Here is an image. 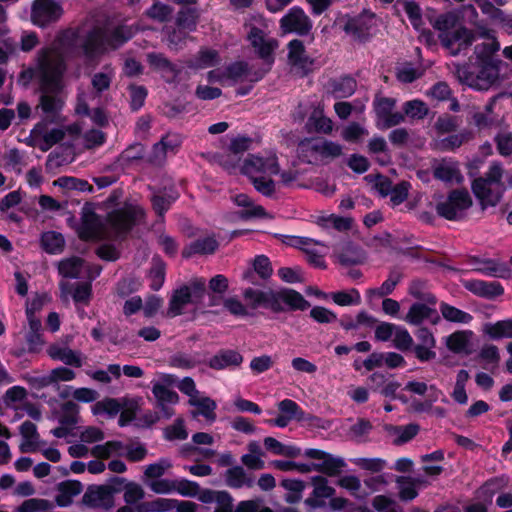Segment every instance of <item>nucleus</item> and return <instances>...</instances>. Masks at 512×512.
Returning <instances> with one entry per match:
<instances>
[{
  "label": "nucleus",
  "instance_id": "obj_54",
  "mask_svg": "<svg viewBox=\"0 0 512 512\" xmlns=\"http://www.w3.org/2000/svg\"><path fill=\"white\" fill-rule=\"evenodd\" d=\"M440 311L442 316L450 322L468 324L472 320V316L469 313L446 303H441Z\"/></svg>",
  "mask_w": 512,
  "mask_h": 512
},
{
  "label": "nucleus",
  "instance_id": "obj_25",
  "mask_svg": "<svg viewBox=\"0 0 512 512\" xmlns=\"http://www.w3.org/2000/svg\"><path fill=\"white\" fill-rule=\"evenodd\" d=\"M288 62L291 66L301 70H307L313 61L306 53L304 44L298 39L291 40L288 45Z\"/></svg>",
  "mask_w": 512,
  "mask_h": 512
},
{
  "label": "nucleus",
  "instance_id": "obj_10",
  "mask_svg": "<svg viewBox=\"0 0 512 512\" xmlns=\"http://www.w3.org/2000/svg\"><path fill=\"white\" fill-rule=\"evenodd\" d=\"M35 125L37 127L38 138L40 141V150L43 152L48 151L54 145L63 140L66 133H69L72 136H77L82 130L81 126L77 123L61 128L50 127L46 120H42Z\"/></svg>",
  "mask_w": 512,
  "mask_h": 512
},
{
  "label": "nucleus",
  "instance_id": "obj_37",
  "mask_svg": "<svg viewBox=\"0 0 512 512\" xmlns=\"http://www.w3.org/2000/svg\"><path fill=\"white\" fill-rule=\"evenodd\" d=\"M149 64L159 71L166 81L176 79L178 70L162 54L150 53L147 56Z\"/></svg>",
  "mask_w": 512,
  "mask_h": 512
},
{
  "label": "nucleus",
  "instance_id": "obj_53",
  "mask_svg": "<svg viewBox=\"0 0 512 512\" xmlns=\"http://www.w3.org/2000/svg\"><path fill=\"white\" fill-rule=\"evenodd\" d=\"M281 485L288 491L287 495L285 496L286 502L296 503L300 501L302 498V493L305 489V484L303 481L298 479H284L281 482Z\"/></svg>",
  "mask_w": 512,
  "mask_h": 512
},
{
  "label": "nucleus",
  "instance_id": "obj_7",
  "mask_svg": "<svg viewBox=\"0 0 512 512\" xmlns=\"http://www.w3.org/2000/svg\"><path fill=\"white\" fill-rule=\"evenodd\" d=\"M248 41L256 54L269 66L274 63V52L279 47L277 39L270 36L269 23L262 17L255 19L247 34Z\"/></svg>",
  "mask_w": 512,
  "mask_h": 512
},
{
  "label": "nucleus",
  "instance_id": "obj_23",
  "mask_svg": "<svg viewBox=\"0 0 512 512\" xmlns=\"http://www.w3.org/2000/svg\"><path fill=\"white\" fill-rule=\"evenodd\" d=\"M275 300L279 306V312L283 311L285 306L292 310H305L310 306L299 292L292 289L275 291Z\"/></svg>",
  "mask_w": 512,
  "mask_h": 512
},
{
  "label": "nucleus",
  "instance_id": "obj_19",
  "mask_svg": "<svg viewBox=\"0 0 512 512\" xmlns=\"http://www.w3.org/2000/svg\"><path fill=\"white\" fill-rule=\"evenodd\" d=\"M58 271L65 278H79L84 275H87L88 278H94L100 273L99 269L91 272L90 267L78 257H70L60 261Z\"/></svg>",
  "mask_w": 512,
  "mask_h": 512
},
{
  "label": "nucleus",
  "instance_id": "obj_31",
  "mask_svg": "<svg viewBox=\"0 0 512 512\" xmlns=\"http://www.w3.org/2000/svg\"><path fill=\"white\" fill-rule=\"evenodd\" d=\"M193 297V292L188 287L177 289L172 295L168 308V315L171 317L178 316L183 313L185 307L190 303H197Z\"/></svg>",
  "mask_w": 512,
  "mask_h": 512
},
{
  "label": "nucleus",
  "instance_id": "obj_36",
  "mask_svg": "<svg viewBox=\"0 0 512 512\" xmlns=\"http://www.w3.org/2000/svg\"><path fill=\"white\" fill-rule=\"evenodd\" d=\"M346 466L345 461L341 457H335L326 453L318 463H314V471L321 472L328 476H337Z\"/></svg>",
  "mask_w": 512,
  "mask_h": 512
},
{
  "label": "nucleus",
  "instance_id": "obj_13",
  "mask_svg": "<svg viewBox=\"0 0 512 512\" xmlns=\"http://www.w3.org/2000/svg\"><path fill=\"white\" fill-rule=\"evenodd\" d=\"M395 105L396 100L393 98L380 97L375 99L374 110L378 128H390L404 121V115L402 113L393 112Z\"/></svg>",
  "mask_w": 512,
  "mask_h": 512
},
{
  "label": "nucleus",
  "instance_id": "obj_5",
  "mask_svg": "<svg viewBox=\"0 0 512 512\" xmlns=\"http://www.w3.org/2000/svg\"><path fill=\"white\" fill-rule=\"evenodd\" d=\"M431 24L438 32L441 44L451 55L459 54L475 40L472 31L460 24L459 17L454 12L437 16Z\"/></svg>",
  "mask_w": 512,
  "mask_h": 512
},
{
  "label": "nucleus",
  "instance_id": "obj_48",
  "mask_svg": "<svg viewBox=\"0 0 512 512\" xmlns=\"http://www.w3.org/2000/svg\"><path fill=\"white\" fill-rule=\"evenodd\" d=\"M422 483L423 482L419 479L399 477L397 479V485L400 498L405 501L414 499L418 495L417 488Z\"/></svg>",
  "mask_w": 512,
  "mask_h": 512
},
{
  "label": "nucleus",
  "instance_id": "obj_51",
  "mask_svg": "<svg viewBox=\"0 0 512 512\" xmlns=\"http://www.w3.org/2000/svg\"><path fill=\"white\" fill-rule=\"evenodd\" d=\"M471 336L472 332L470 331L455 332L447 337L446 345L448 349H450L453 352H466L468 350Z\"/></svg>",
  "mask_w": 512,
  "mask_h": 512
},
{
  "label": "nucleus",
  "instance_id": "obj_16",
  "mask_svg": "<svg viewBox=\"0 0 512 512\" xmlns=\"http://www.w3.org/2000/svg\"><path fill=\"white\" fill-rule=\"evenodd\" d=\"M243 297L247 304L253 309L263 307L271 309L274 312H279V306L275 300L274 290L247 288L243 292Z\"/></svg>",
  "mask_w": 512,
  "mask_h": 512
},
{
  "label": "nucleus",
  "instance_id": "obj_2",
  "mask_svg": "<svg viewBox=\"0 0 512 512\" xmlns=\"http://www.w3.org/2000/svg\"><path fill=\"white\" fill-rule=\"evenodd\" d=\"M143 217L144 210L141 206L126 204L109 215L108 225L111 231L107 232L94 213H85L78 228V234L80 238L85 240H99L112 235L120 236L129 231L132 225Z\"/></svg>",
  "mask_w": 512,
  "mask_h": 512
},
{
  "label": "nucleus",
  "instance_id": "obj_1",
  "mask_svg": "<svg viewBox=\"0 0 512 512\" xmlns=\"http://www.w3.org/2000/svg\"><path fill=\"white\" fill-rule=\"evenodd\" d=\"M132 36L133 30L128 26L110 30L96 25L82 36L67 31L52 48L43 49L38 55L35 71L42 92L39 104L42 111L45 114L56 115L62 109L64 100L59 93L63 88L64 57L75 53L76 46H79V53L87 62L97 63L103 54L118 48Z\"/></svg>",
  "mask_w": 512,
  "mask_h": 512
},
{
  "label": "nucleus",
  "instance_id": "obj_55",
  "mask_svg": "<svg viewBox=\"0 0 512 512\" xmlns=\"http://www.w3.org/2000/svg\"><path fill=\"white\" fill-rule=\"evenodd\" d=\"M403 112L404 117L420 120L428 115L429 109L423 101L414 99L403 104Z\"/></svg>",
  "mask_w": 512,
  "mask_h": 512
},
{
  "label": "nucleus",
  "instance_id": "obj_39",
  "mask_svg": "<svg viewBox=\"0 0 512 512\" xmlns=\"http://www.w3.org/2000/svg\"><path fill=\"white\" fill-rule=\"evenodd\" d=\"M356 80L352 77H341L330 83V92L335 98H347L356 91Z\"/></svg>",
  "mask_w": 512,
  "mask_h": 512
},
{
  "label": "nucleus",
  "instance_id": "obj_15",
  "mask_svg": "<svg viewBox=\"0 0 512 512\" xmlns=\"http://www.w3.org/2000/svg\"><path fill=\"white\" fill-rule=\"evenodd\" d=\"M292 245L304 251L308 256V261L314 266L319 268L325 267L323 256L326 251V246L323 243L308 237H295L292 240Z\"/></svg>",
  "mask_w": 512,
  "mask_h": 512
},
{
  "label": "nucleus",
  "instance_id": "obj_34",
  "mask_svg": "<svg viewBox=\"0 0 512 512\" xmlns=\"http://www.w3.org/2000/svg\"><path fill=\"white\" fill-rule=\"evenodd\" d=\"M243 361L242 355L234 350H223L210 359V367L214 369H226L239 366Z\"/></svg>",
  "mask_w": 512,
  "mask_h": 512
},
{
  "label": "nucleus",
  "instance_id": "obj_50",
  "mask_svg": "<svg viewBox=\"0 0 512 512\" xmlns=\"http://www.w3.org/2000/svg\"><path fill=\"white\" fill-rule=\"evenodd\" d=\"M388 431L394 437L395 444H403L413 439L419 432V426L408 424L405 426H390Z\"/></svg>",
  "mask_w": 512,
  "mask_h": 512
},
{
  "label": "nucleus",
  "instance_id": "obj_64",
  "mask_svg": "<svg viewBox=\"0 0 512 512\" xmlns=\"http://www.w3.org/2000/svg\"><path fill=\"white\" fill-rule=\"evenodd\" d=\"M394 346L399 350H409L413 345V338L408 330L401 326H396L392 338Z\"/></svg>",
  "mask_w": 512,
  "mask_h": 512
},
{
  "label": "nucleus",
  "instance_id": "obj_62",
  "mask_svg": "<svg viewBox=\"0 0 512 512\" xmlns=\"http://www.w3.org/2000/svg\"><path fill=\"white\" fill-rule=\"evenodd\" d=\"M199 492V485L187 479H174L173 493L183 497H196Z\"/></svg>",
  "mask_w": 512,
  "mask_h": 512
},
{
  "label": "nucleus",
  "instance_id": "obj_38",
  "mask_svg": "<svg viewBox=\"0 0 512 512\" xmlns=\"http://www.w3.org/2000/svg\"><path fill=\"white\" fill-rule=\"evenodd\" d=\"M217 247L218 243L213 237H205L191 242L185 247L182 254L184 257H190L195 254H211Z\"/></svg>",
  "mask_w": 512,
  "mask_h": 512
},
{
  "label": "nucleus",
  "instance_id": "obj_3",
  "mask_svg": "<svg viewBox=\"0 0 512 512\" xmlns=\"http://www.w3.org/2000/svg\"><path fill=\"white\" fill-rule=\"evenodd\" d=\"M500 49L495 36L487 34L483 43L476 45L475 54L480 62V70L477 75H468L463 81L476 90H487L496 84L501 78V72L507 68L506 63L492 56Z\"/></svg>",
  "mask_w": 512,
  "mask_h": 512
},
{
  "label": "nucleus",
  "instance_id": "obj_21",
  "mask_svg": "<svg viewBox=\"0 0 512 512\" xmlns=\"http://www.w3.org/2000/svg\"><path fill=\"white\" fill-rule=\"evenodd\" d=\"M404 320L411 325H420L426 320L437 324L440 321V316L435 308L424 303H415L410 307Z\"/></svg>",
  "mask_w": 512,
  "mask_h": 512
},
{
  "label": "nucleus",
  "instance_id": "obj_27",
  "mask_svg": "<svg viewBox=\"0 0 512 512\" xmlns=\"http://www.w3.org/2000/svg\"><path fill=\"white\" fill-rule=\"evenodd\" d=\"M83 502L94 508H108L112 505V493L108 487H91L83 496Z\"/></svg>",
  "mask_w": 512,
  "mask_h": 512
},
{
  "label": "nucleus",
  "instance_id": "obj_28",
  "mask_svg": "<svg viewBox=\"0 0 512 512\" xmlns=\"http://www.w3.org/2000/svg\"><path fill=\"white\" fill-rule=\"evenodd\" d=\"M179 145H180V141H179L178 136H176V135L168 134V135L162 137L160 142L156 143L153 146L150 160L156 164L162 163L168 154L175 153V149Z\"/></svg>",
  "mask_w": 512,
  "mask_h": 512
},
{
  "label": "nucleus",
  "instance_id": "obj_18",
  "mask_svg": "<svg viewBox=\"0 0 512 512\" xmlns=\"http://www.w3.org/2000/svg\"><path fill=\"white\" fill-rule=\"evenodd\" d=\"M188 404L194 408L191 411L193 418L203 417L210 424L216 421L217 403L204 393L188 399Z\"/></svg>",
  "mask_w": 512,
  "mask_h": 512
},
{
  "label": "nucleus",
  "instance_id": "obj_9",
  "mask_svg": "<svg viewBox=\"0 0 512 512\" xmlns=\"http://www.w3.org/2000/svg\"><path fill=\"white\" fill-rule=\"evenodd\" d=\"M174 381L172 375L160 374L159 379L152 382V393L157 400V407L160 409L161 416L166 419L174 415V410L170 406L179 402L178 394L170 389Z\"/></svg>",
  "mask_w": 512,
  "mask_h": 512
},
{
  "label": "nucleus",
  "instance_id": "obj_24",
  "mask_svg": "<svg viewBox=\"0 0 512 512\" xmlns=\"http://www.w3.org/2000/svg\"><path fill=\"white\" fill-rule=\"evenodd\" d=\"M196 497L206 504L215 503V512H232V498L228 492L199 489Z\"/></svg>",
  "mask_w": 512,
  "mask_h": 512
},
{
  "label": "nucleus",
  "instance_id": "obj_29",
  "mask_svg": "<svg viewBox=\"0 0 512 512\" xmlns=\"http://www.w3.org/2000/svg\"><path fill=\"white\" fill-rule=\"evenodd\" d=\"M47 353L53 360L61 361L66 365L75 367L83 365L82 354L66 346L52 345L48 348Z\"/></svg>",
  "mask_w": 512,
  "mask_h": 512
},
{
  "label": "nucleus",
  "instance_id": "obj_33",
  "mask_svg": "<svg viewBox=\"0 0 512 512\" xmlns=\"http://www.w3.org/2000/svg\"><path fill=\"white\" fill-rule=\"evenodd\" d=\"M307 126L310 130L323 134H330L333 131V122L324 115V109L320 103L313 107Z\"/></svg>",
  "mask_w": 512,
  "mask_h": 512
},
{
  "label": "nucleus",
  "instance_id": "obj_47",
  "mask_svg": "<svg viewBox=\"0 0 512 512\" xmlns=\"http://www.w3.org/2000/svg\"><path fill=\"white\" fill-rule=\"evenodd\" d=\"M95 416H105L107 418L115 417L121 410V405L116 399L107 398L96 402L92 408Z\"/></svg>",
  "mask_w": 512,
  "mask_h": 512
},
{
  "label": "nucleus",
  "instance_id": "obj_57",
  "mask_svg": "<svg viewBox=\"0 0 512 512\" xmlns=\"http://www.w3.org/2000/svg\"><path fill=\"white\" fill-rule=\"evenodd\" d=\"M368 135V130L357 122H351L343 127L341 137L347 142H359Z\"/></svg>",
  "mask_w": 512,
  "mask_h": 512
},
{
  "label": "nucleus",
  "instance_id": "obj_63",
  "mask_svg": "<svg viewBox=\"0 0 512 512\" xmlns=\"http://www.w3.org/2000/svg\"><path fill=\"white\" fill-rule=\"evenodd\" d=\"M317 223L324 228L333 227L340 231L347 230L351 226V220L349 218L340 217L333 214L329 216L320 217Z\"/></svg>",
  "mask_w": 512,
  "mask_h": 512
},
{
  "label": "nucleus",
  "instance_id": "obj_35",
  "mask_svg": "<svg viewBox=\"0 0 512 512\" xmlns=\"http://www.w3.org/2000/svg\"><path fill=\"white\" fill-rule=\"evenodd\" d=\"M476 270L480 273L492 276L505 278L510 275V270L507 265L495 259H481L476 263Z\"/></svg>",
  "mask_w": 512,
  "mask_h": 512
},
{
  "label": "nucleus",
  "instance_id": "obj_26",
  "mask_svg": "<svg viewBox=\"0 0 512 512\" xmlns=\"http://www.w3.org/2000/svg\"><path fill=\"white\" fill-rule=\"evenodd\" d=\"M21 443L20 450L22 452H36L40 449V436L37 432L36 425L30 421H25L20 426Z\"/></svg>",
  "mask_w": 512,
  "mask_h": 512
},
{
  "label": "nucleus",
  "instance_id": "obj_6",
  "mask_svg": "<svg viewBox=\"0 0 512 512\" xmlns=\"http://www.w3.org/2000/svg\"><path fill=\"white\" fill-rule=\"evenodd\" d=\"M243 174L247 175L254 188L265 196H271L275 192V183L270 178L279 173V163L273 151L263 155H250L241 166Z\"/></svg>",
  "mask_w": 512,
  "mask_h": 512
},
{
  "label": "nucleus",
  "instance_id": "obj_20",
  "mask_svg": "<svg viewBox=\"0 0 512 512\" xmlns=\"http://www.w3.org/2000/svg\"><path fill=\"white\" fill-rule=\"evenodd\" d=\"M2 401L6 409L15 412V418H21L23 417V409L28 403V392L22 386H12L4 393Z\"/></svg>",
  "mask_w": 512,
  "mask_h": 512
},
{
  "label": "nucleus",
  "instance_id": "obj_17",
  "mask_svg": "<svg viewBox=\"0 0 512 512\" xmlns=\"http://www.w3.org/2000/svg\"><path fill=\"white\" fill-rule=\"evenodd\" d=\"M433 175L436 179L451 184H460L464 180L458 162L450 158L436 161L433 164Z\"/></svg>",
  "mask_w": 512,
  "mask_h": 512
},
{
  "label": "nucleus",
  "instance_id": "obj_40",
  "mask_svg": "<svg viewBox=\"0 0 512 512\" xmlns=\"http://www.w3.org/2000/svg\"><path fill=\"white\" fill-rule=\"evenodd\" d=\"M226 79L231 80L233 82L250 80V81H258L262 75H253L251 76L248 64L245 62H236L231 64L229 67L225 69Z\"/></svg>",
  "mask_w": 512,
  "mask_h": 512
},
{
  "label": "nucleus",
  "instance_id": "obj_60",
  "mask_svg": "<svg viewBox=\"0 0 512 512\" xmlns=\"http://www.w3.org/2000/svg\"><path fill=\"white\" fill-rule=\"evenodd\" d=\"M52 507L46 499L30 498L18 507L17 512H48Z\"/></svg>",
  "mask_w": 512,
  "mask_h": 512
},
{
  "label": "nucleus",
  "instance_id": "obj_58",
  "mask_svg": "<svg viewBox=\"0 0 512 512\" xmlns=\"http://www.w3.org/2000/svg\"><path fill=\"white\" fill-rule=\"evenodd\" d=\"M405 390L417 394L424 395L429 392V397L431 402H435L438 400V397L441 393L439 389H437L434 385L428 386L424 382L419 381H410L405 385Z\"/></svg>",
  "mask_w": 512,
  "mask_h": 512
},
{
  "label": "nucleus",
  "instance_id": "obj_14",
  "mask_svg": "<svg viewBox=\"0 0 512 512\" xmlns=\"http://www.w3.org/2000/svg\"><path fill=\"white\" fill-rule=\"evenodd\" d=\"M343 30L352 37L363 38L370 33L376 23L373 13L364 12L355 17H347L342 20Z\"/></svg>",
  "mask_w": 512,
  "mask_h": 512
},
{
  "label": "nucleus",
  "instance_id": "obj_12",
  "mask_svg": "<svg viewBox=\"0 0 512 512\" xmlns=\"http://www.w3.org/2000/svg\"><path fill=\"white\" fill-rule=\"evenodd\" d=\"M280 29L283 34L306 35L312 29V22L302 8L294 6L281 18Z\"/></svg>",
  "mask_w": 512,
  "mask_h": 512
},
{
  "label": "nucleus",
  "instance_id": "obj_56",
  "mask_svg": "<svg viewBox=\"0 0 512 512\" xmlns=\"http://www.w3.org/2000/svg\"><path fill=\"white\" fill-rule=\"evenodd\" d=\"M72 396L76 401L82 403H91L94 402L98 398V393L94 389L81 387L75 388L68 387L67 390L60 393L61 397Z\"/></svg>",
  "mask_w": 512,
  "mask_h": 512
},
{
  "label": "nucleus",
  "instance_id": "obj_41",
  "mask_svg": "<svg viewBox=\"0 0 512 512\" xmlns=\"http://www.w3.org/2000/svg\"><path fill=\"white\" fill-rule=\"evenodd\" d=\"M465 287L479 296L491 297L503 294V288L498 283L471 280L466 282Z\"/></svg>",
  "mask_w": 512,
  "mask_h": 512
},
{
  "label": "nucleus",
  "instance_id": "obj_11",
  "mask_svg": "<svg viewBox=\"0 0 512 512\" xmlns=\"http://www.w3.org/2000/svg\"><path fill=\"white\" fill-rule=\"evenodd\" d=\"M62 14L61 5L54 0H35L31 8V21L34 25L45 27L59 20Z\"/></svg>",
  "mask_w": 512,
  "mask_h": 512
},
{
  "label": "nucleus",
  "instance_id": "obj_42",
  "mask_svg": "<svg viewBox=\"0 0 512 512\" xmlns=\"http://www.w3.org/2000/svg\"><path fill=\"white\" fill-rule=\"evenodd\" d=\"M178 198V194L172 188L156 192L152 197V204L155 212L163 216L170 205Z\"/></svg>",
  "mask_w": 512,
  "mask_h": 512
},
{
  "label": "nucleus",
  "instance_id": "obj_4",
  "mask_svg": "<svg viewBox=\"0 0 512 512\" xmlns=\"http://www.w3.org/2000/svg\"><path fill=\"white\" fill-rule=\"evenodd\" d=\"M512 186V171H505L500 164L493 163L483 177L472 183V191L483 209L496 206L504 191Z\"/></svg>",
  "mask_w": 512,
  "mask_h": 512
},
{
  "label": "nucleus",
  "instance_id": "obj_43",
  "mask_svg": "<svg viewBox=\"0 0 512 512\" xmlns=\"http://www.w3.org/2000/svg\"><path fill=\"white\" fill-rule=\"evenodd\" d=\"M234 202L236 205L246 208L241 214L242 218H263L267 216L265 209L260 205L254 204L246 194L236 195Z\"/></svg>",
  "mask_w": 512,
  "mask_h": 512
},
{
  "label": "nucleus",
  "instance_id": "obj_61",
  "mask_svg": "<svg viewBox=\"0 0 512 512\" xmlns=\"http://www.w3.org/2000/svg\"><path fill=\"white\" fill-rule=\"evenodd\" d=\"M311 481L315 498H331L335 494V489L328 484V480L323 476H314Z\"/></svg>",
  "mask_w": 512,
  "mask_h": 512
},
{
  "label": "nucleus",
  "instance_id": "obj_46",
  "mask_svg": "<svg viewBox=\"0 0 512 512\" xmlns=\"http://www.w3.org/2000/svg\"><path fill=\"white\" fill-rule=\"evenodd\" d=\"M91 455L97 458H109L111 456H123L124 445L120 441H108L96 445L91 450Z\"/></svg>",
  "mask_w": 512,
  "mask_h": 512
},
{
  "label": "nucleus",
  "instance_id": "obj_8",
  "mask_svg": "<svg viewBox=\"0 0 512 512\" xmlns=\"http://www.w3.org/2000/svg\"><path fill=\"white\" fill-rule=\"evenodd\" d=\"M472 203L473 201L468 191L456 189L437 203L436 211L447 220H460L466 216Z\"/></svg>",
  "mask_w": 512,
  "mask_h": 512
},
{
  "label": "nucleus",
  "instance_id": "obj_30",
  "mask_svg": "<svg viewBox=\"0 0 512 512\" xmlns=\"http://www.w3.org/2000/svg\"><path fill=\"white\" fill-rule=\"evenodd\" d=\"M82 484L78 481H64L57 486L55 502L59 507H67L82 492Z\"/></svg>",
  "mask_w": 512,
  "mask_h": 512
},
{
  "label": "nucleus",
  "instance_id": "obj_22",
  "mask_svg": "<svg viewBox=\"0 0 512 512\" xmlns=\"http://www.w3.org/2000/svg\"><path fill=\"white\" fill-rule=\"evenodd\" d=\"M301 146L321 158H337L343 154V146L330 140H308L303 142Z\"/></svg>",
  "mask_w": 512,
  "mask_h": 512
},
{
  "label": "nucleus",
  "instance_id": "obj_49",
  "mask_svg": "<svg viewBox=\"0 0 512 512\" xmlns=\"http://www.w3.org/2000/svg\"><path fill=\"white\" fill-rule=\"evenodd\" d=\"M60 288L63 297H67L71 294L73 300L77 303L87 302L91 295V286L88 283L77 285L73 292L71 291L72 287L68 282H61Z\"/></svg>",
  "mask_w": 512,
  "mask_h": 512
},
{
  "label": "nucleus",
  "instance_id": "obj_32",
  "mask_svg": "<svg viewBox=\"0 0 512 512\" xmlns=\"http://www.w3.org/2000/svg\"><path fill=\"white\" fill-rule=\"evenodd\" d=\"M221 63V57L217 50L201 48L199 52L188 62V67L195 70L211 68Z\"/></svg>",
  "mask_w": 512,
  "mask_h": 512
},
{
  "label": "nucleus",
  "instance_id": "obj_52",
  "mask_svg": "<svg viewBox=\"0 0 512 512\" xmlns=\"http://www.w3.org/2000/svg\"><path fill=\"white\" fill-rule=\"evenodd\" d=\"M226 482L227 485L232 488H241L243 486L251 487L253 485L252 479H250L244 469L239 466L227 470Z\"/></svg>",
  "mask_w": 512,
  "mask_h": 512
},
{
  "label": "nucleus",
  "instance_id": "obj_45",
  "mask_svg": "<svg viewBox=\"0 0 512 512\" xmlns=\"http://www.w3.org/2000/svg\"><path fill=\"white\" fill-rule=\"evenodd\" d=\"M65 244L62 234L48 231L41 236V246L49 254H58L63 251Z\"/></svg>",
  "mask_w": 512,
  "mask_h": 512
},
{
  "label": "nucleus",
  "instance_id": "obj_44",
  "mask_svg": "<svg viewBox=\"0 0 512 512\" xmlns=\"http://www.w3.org/2000/svg\"><path fill=\"white\" fill-rule=\"evenodd\" d=\"M483 331L492 339L512 338V319L487 323Z\"/></svg>",
  "mask_w": 512,
  "mask_h": 512
},
{
  "label": "nucleus",
  "instance_id": "obj_59",
  "mask_svg": "<svg viewBox=\"0 0 512 512\" xmlns=\"http://www.w3.org/2000/svg\"><path fill=\"white\" fill-rule=\"evenodd\" d=\"M264 445L266 449L275 455L297 456L300 453L299 449L293 446H286L273 437H266Z\"/></svg>",
  "mask_w": 512,
  "mask_h": 512
}]
</instances>
